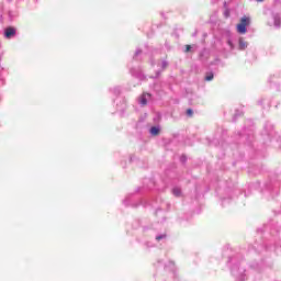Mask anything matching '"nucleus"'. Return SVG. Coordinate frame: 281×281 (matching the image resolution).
<instances>
[{"mask_svg":"<svg viewBox=\"0 0 281 281\" xmlns=\"http://www.w3.org/2000/svg\"><path fill=\"white\" fill-rule=\"evenodd\" d=\"M249 18L243 16L240 22L237 24V32L238 34H247V25H249Z\"/></svg>","mask_w":281,"mask_h":281,"instance_id":"f257e3e1","label":"nucleus"},{"mask_svg":"<svg viewBox=\"0 0 281 281\" xmlns=\"http://www.w3.org/2000/svg\"><path fill=\"white\" fill-rule=\"evenodd\" d=\"M5 38H12L13 36H16V29L9 26L4 31Z\"/></svg>","mask_w":281,"mask_h":281,"instance_id":"f03ea898","label":"nucleus"},{"mask_svg":"<svg viewBox=\"0 0 281 281\" xmlns=\"http://www.w3.org/2000/svg\"><path fill=\"white\" fill-rule=\"evenodd\" d=\"M150 98V93H143L139 98V102L140 104H143V106H146L148 104V99Z\"/></svg>","mask_w":281,"mask_h":281,"instance_id":"7ed1b4c3","label":"nucleus"},{"mask_svg":"<svg viewBox=\"0 0 281 281\" xmlns=\"http://www.w3.org/2000/svg\"><path fill=\"white\" fill-rule=\"evenodd\" d=\"M239 49H247V42H245L243 38H239Z\"/></svg>","mask_w":281,"mask_h":281,"instance_id":"20e7f679","label":"nucleus"},{"mask_svg":"<svg viewBox=\"0 0 281 281\" xmlns=\"http://www.w3.org/2000/svg\"><path fill=\"white\" fill-rule=\"evenodd\" d=\"M206 82L214 80V72H207L205 76Z\"/></svg>","mask_w":281,"mask_h":281,"instance_id":"39448f33","label":"nucleus"},{"mask_svg":"<svg viewBox=\"0 0 281 281\" xmlns=\"http://www.w3.org/2000/svg\"><path fill=\"white\" fill-rule=\"evenodd\" d=\"M150 133L153 134V135H159V128L158 127H151L150 128Z\"/></svg>","mask_w":281,"mask_h":281,"instance_id":"423d86ee","label":"nucleus"},{"mask_svg":"<svg viewBox=\"0 0 281 281\" xmlns=\"http://www.w3.org/2000/svg\"><path fill=\"white\" fill-rule=\"evenodd\" d=\"M172 192H173L175 196H181V189L176 188L172 190Z\"/></svg>","mask_w":281,"mask_h":281,"instance_id":"0eeeda50","label":"nucleus"},{"mask_svg":"<svg viewBox=\"0 0 281 281\" xmlns=\"http://www.w3.org/2000/svg\"><path fill=\"white\" fill-rule=\"evenodd\" d=\"M187 115H188L189 117H192V116L194 115V111H192V109H188V110H187Z\"/></svg>","mask_w":281,"mask_h":281,"instance_id":"6e6552de","label":"nucleus"},{"mask_svg":"<svg viewBox=\"0 0 281 281\" xmlns=\"http://www.w3.org/2000/svg\"><path fill=\"white\" fill-rule=\"evenodd\" d=\"M274 25H280V18H274Z\"/></svg>","mask_w":281,"mask_h":281,"instance_id":"1a4fd4ad","label":"nucleus"},{"mask_svg":"<svg viewBox=\"0 0 281 281\" xmlns=\"http://www.w3.org/2000/svg\"><path fill=\"white\" fill-rule=\"evenodd\" d=\"M190 49H192V46L186 45V52L188 53V52H190Z\"/></svg>","mask_w":281,"mask_h":281,"instance_id":"9d476101","label":"nucleus"},{"mask_svg":"<svg viewBox=\"0 0 281 281\" xmlns=\"http://www.w3.org/2000/svg\"><path fill=\"white\" fill-rule=\"evenodd\" d=\"M225 14L226 16H229V10H226Z\"/></svg>","mask_w":281,"mask_h":281,"instance_id":"9b49d317","label":"nucleus"},{"mask_svg":"<svg viewBox=\"0 0 281 281\" xmlns=\"http://www.w3.org/2000/svg\"><path fill=\"white\" fill-rule=\"evenodd\" d=\"M259 3H261L262 1H265V0H257Z\"/></svg>","mask_w":281,"mask_h":281,"instance_id":"f8f14e48","label":"nucleus"},{"mask_svg":"<svg viewBox=\"0 0 281 281\" xmlns=\"http://www.w3.org/2000/svg\"><path fill=\"white\" fill-rule=\"evenodd\" d=\"M157 240H161V237H157Z\"/></svg>","mask_w":281,"mask_h":281,"instance_id":"ddd939ff","label":"nucleus"}]
</instances>
